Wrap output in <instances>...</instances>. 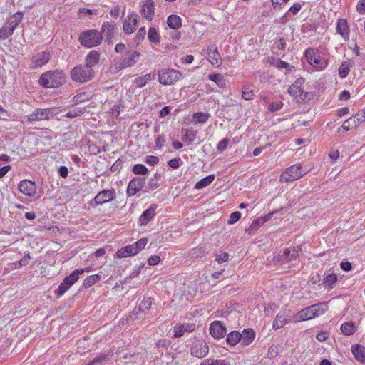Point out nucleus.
<instances>
[{
  "label": "nucleus",
  "instance_id": "nucleus-51",
  "mask_svg": "<svg viewBox=\"0 0 365 365\" xmlns=\"http://www.w3.org/2000/svg\"><path fill=\"white\" fill-rule=\"evenodd\" d=\"M13 34L9 28L4 24V26L0 29V39H6Z\"/></svg>",
  "mask_w": 365,
  "mask_h": 365
},
{
  "label": "nucleus",
  "instance_id": "nucleus-36",
  "mask_svg": "<svg viewBox=\"0 0 365 365\" xmlns=\"http://www.w3.org/2000/svg\"><path fill=\"white\" fill-rule=\"evenodd\" d=\"M214 180H215V175H210L201 179L200 181H198L195 184V188L197 190L202 189V188L208 186L210 184H211Z\"/></svg>",
  "mask_w": 365,
  "mask_h": 365
},
{
  "label": "nucleus",
  "instance_id": "nucleus-3",
  "mask_svg": "<svg viewBox=\"0 0 365 365\" xmlns=\"http://www.w3.org/2000/svg\"><path fill=\"white\" fill-rule=\"evenodd\" d=\"M94 71L93 68L86 65L75 66L71 71L72 80L81 83H86L93 78Z\"/></svg>",
  "mask_w": 365,
  "mask_h": 365
},
{
  "label": "nucleus",
  "instance_id": "nucleus-26",
  "mask_svg": "<svg viewBox=\"0 0 365 365\" xmlns=\"http://www.w3.org/2000/svg\"><path fill=\"white\" fill-rule=\"evenodd\" d=\"M288 322L287 320V315L285 311L280 312L277 314L274 320L273 321V329H278L279 328L283 327Z\"/></svg>",
  "mask_w": 365,
  "mask_h": 365
},
{
  "label": "nucleus",
  "instance_id": "nucleus-18",
  "mask_svg": "<svg viewBox=\"0 0 365 365\" xmlns=\"http://www.w3.org/2000/svg\"><path fill=\"white\" fill-rule=\"evenodd\" d=\"M51 58L49 52L42 51L38 53L32 58L31 67L36 68L46 64Z\"/></svg>",
  "mask_w": 365,
  "mask_h": 365
},
{
  "label": "nucleus",
  "instance_id": "nucleus-13",
  "mask_svg": "<svg viewBox=\"0 0 365 365\" xmlns=\"http://www.w3.org/2000/svg\"><path fill=\"white\" fill-rule=\"evenodd\" d=\"M18 187L21 192L29 197H34L36 193V183L29 180H24L21 181Z\"/></svg>",
  "mask_w": 365,
  "mask_h": 365
},
{
  "label": "nucleus",
  "instance_id": "nucleus-64",
  "mask_svg": "<svg viewBox=\"0 0 365 365\" xmlns=\"http://www.w3.org/2000/svg\"><path fill=\"white\" fill-rule=\"evenodd\" d=\"M341 268L346 272L350 271L352 269L351 264L349 262H341L340 264Z\"/></svg>",
  "mask_w": 365,
  "mask_h": 365
},
{
  "label": "nucleus",
  "instance_id": "nucleus-38",
  "mask_svg": "<svg viewBox=\"0 0 365 365\" xmlns=\"http://www.w3.org/2000/svg\"><path fill=\"white\" fill-rule=\"evenodd\" d=\"M240 333L237 331H231L227 336L226 341L231 346L236 345L240 341Z\"/></svg>",
  "mask_w": 365,
  "mask_h": 365
},
{
  "label": "nucleus",
  "instance_id": "nucleus-17",
  "mask_svg": "<svg viewBox=\"0 0 365 365\" xmlns=\"http://www.w3.org/2000/svg\"><path fill=\"white\" fill-rule=\"evenodd\" d=\"M138 18L139 16L135 13H132L127 16L123 28L126 34H131L135 31Z\"/></svg>",
  "mask_w": 365,
  "mask_h": 365
},
{
  "label": "nucleus",
  "instance_id": "nucleus-10",
  "mask_svg": "<svg viewBox=\"0 0 365 365\" xmlns=\"http://www.w3.org/2000/svg\"><path fill=\"white\" fill-rule=\"evenodd\" d=\"M207 58L215 66L219 67L222 64L221 56L215 43H210L206 51Z\"/></svg>",
  "mask_w": 365,
  "mask_h": 365
},
{
  "label": "nucleus",
  "instance_id": "nucleus-23",
  "mask_svg": "<svg viewBox=\"0 0 365 365\" xmlns=\"http://www.w3.org/2000/svg\"><path fill=\"white\" fill-rule=\"evenodd\" d=\"M314 314H313V309L312 308V305L309 307H307L304 309H302L301 311H299L297 314L295 316L294 321L295 322H300V321H304V320H309L311 319H313Z\"/></svg>",
  "mask_w": 365,
  "mask_h": 365
},
{
  "label": "nucleus",
  "instance_id": "nucleus-24",
  "mask_svg": "<svg viewBox=\"0 0 365 365\" xmlns=\"http://www.w3.org/2000/svg\"><path fill=\"white\" fill-rule=\"evenodd\" d=\"M240 335V341L244 346L250 344L255 337V333L252 329H244Z\"/></svg>",
  "mask_w": 365,
  "mask_h": 365
},
{
  "label": "nucleus",
  "instance_id": "nucleus-32",
  "mask_svg": "<svg viewBox=\"0 0 365 365\" xmlns=\"http://www.w3.org/2000/svg\"><path fill=\"white\" fill-rule=\"evenodd\" d=\"M168 26L173 29H178L182 26V19L178 15H170L167 19Z\"/></svg>",
  "mask_w": 365,
  "mask_h": 365
},
{
  "label": "nucleus",
  "instance_id": "nucleus-39",
  "mask_svg": "<svg viewBox=\"0 0 365 365\" xmlns=\"http://www.w3.org/2000/svg\"><path fill=\"white\" fill-rule=\"evenodd\" d=\"M151 79H152L151 74L148 73L143 76H139V77L136 78L134 81V84L138 88H142L144 86H145V84L148 82L150 81Z\"/></svg>",
  "mask_w": 365,
  "mask_h": 365
},
{
  "label": "nucleus",
  "instance_id": "nucleus-22",
  "mask_svg": "<svg viewBox=\"0 0 365 365\" xmlns=\"http://www.w3.org/2000/svg\"><path fill=\"white\" fill-rule=\"evenodd\" d=\"M195 329L194 324H184L179 326L174 327V336L180 337L185 332H191Z\"/></svg>",
  "mask_w": 365,
  "mask_h": 365
},
{
  "label": "nucleus",
  "instance_id": "nucleus-12",
  "mask_svg": "<svg viewBox=\"0 0 365 365\" xmlns=\"http://www.w3.org/2000/svg\"><path fill=\"white\" fill-rule=\"evenodd\" d=\"M145 183L144 178H135L130 181L127 187V195L129 197L135 195L138 192L141 190Z\"/></svg>",
  "mask_w": 365,
  "mask_h": 365
},
{
  "label": "nucleus",
  "instance_id": "nucleus-54",
  "mask_svg": "<svg viewBox=\"0 0 365 365\" xmlns=\"http://www.w3.org/2000/svg\"><path fill=\"white\" fill-rule=\"evenodd\" d=\"M201 365H226L223 360L207 359L202 362Z\"/></svg>",
  "mask_w": 365,
  "mask_h": 365
},
{
  "label": "nucleus",
  "instance_id": "nucleus-62",
  "mask_svg": "<svg viewBox=\"0 0 365 365\" xmlns=\"http://www.w3.org/2000/svg\"><path fill=\"white\" fill-rule=\"evenodd\" d=\"M180 158H173L168 161V165L170 168H172L173 169H176L180 165Z\"/></svg>",
  "mask_w": 365,
  "mask_h": 365
},
{
  "label": "nucleus",
  "instance_id": "nucleus-29",
  "mask_svg": "<svg viewBox=\"0 0 365 365\" xmlns=\"http://www.w3.org/2000/svg\"><path fill=\"white\" fill-rule=\"evenodd\" d=\"M115 28V23L114 22H106L102 25L101 34H103L108 39L113 38L114 35V29Z\"/></svg>",
  "mask_w": 365,
  "mask_h": 365
},
{
  "label": "nucleus",
  "instance_id": "nucleus-58",
  "mask_svg": "<svg viewBox=\"0 0 365 365\" xmlns=\"http://www.w3.org/2000/svg\"><path fill=\"white\" fill-rule=\"evenodd\" d=\"M228 257L229 255L227 252H221L216 255V261H217L219 263L225 262L227 261Z\"/></svg>",
  "mask_w": 365,
  "mask_h": 365
},
{
  "label": "nucleus",
  "instance_id": "nucleus-25",
  "mask_svg": "<svg viewBox=\"0 0 365 365\" xmlns=\"http://www.w3.org/2000/svg\"><path fill=\"white\" fill-rule=\"evenodd\" d=\"M99 61L100 53L97 51L93 50L90 51L86 57L85 65L92 68L93 66L98 63Z\"/></svg>",
  "mask_w": 365,
  "mask_h": 365
},
{
  "label": "nucleus",
  "instance_id": "nucleus-19",
  "mask_svg": "<svg viewBox=\"0 0 365 365\" xmlns=\"http://www.w3.org/2000/svg\"><path fill=\"white\" fill-rule=\"evenodd\" d=\"M140 56V53L136 51L127 53L121 62L120 68H125L133 66L138 61Z\"/></svg>",
  "mask_w": 365,
  "mask_h": 365
},
{
  "label": "nucleus",
  "instance_id": "nucleus-28",
  "mask_svg": "<svg viewBox=\"0 0 365 365\" xmlns=\"http://www.w3.org/2000/svg\"><path fill=\"white\" fill-rule=\"evenodd\" d=\"M352 353L355 359L360 363L365 364V347L357 344L352 347Z\"/></svg>",
  "mask_w": 365,
  "mask_h": 365
},
{
  "label": "nucleus",
  "instance_id": "nucleus-5",
  "mask_svg": "<svg viewBox=\"0 0 365 365\" xmlns=\"http://www.w3.org/2000/svg\"><path fill=\"white\" fill-rule=\"evenodd\" d=\"M308 172L307 169L303 168L300 164H295L287 168L281 174V181L287 182L301 178Z\"/></svg>",
  "mask_w": 365,
  "mask_h": 365
},
{
  "label": "nucleus",
  "instance_id": "nucleus-4",
  "mask_svg": "<svg viewBox=\"0 0 365 365\" xmlns=\"http://www.w3.org/2000/svg\"><path fill=\"white\" fill-rule=\"evenodd\" d=\"M102 34L97 30L83 31L79 36L80 43L85 47L91 48L98 46L102 41Z\"/></svg>",
  "mask_w": 365,
  "mask_h": 365
},
{
  "label": "nucleus",
  "instance_id": "nucleus-63",
  "mask_svg": "<svg viewBox=\"0 0 365 365\" xmlns=\"http://www.w3.org/2000/svg\"><path fill=\"white\" fill-rule=\"evenodd\" d=\"M356 9L361 14H365V0H360L357 4Z\"/></svg>",
  "mask_w": 365,
  "mask_h": 365
},
{
  "label": "nucleus",
  "instance_id": "nucleus-34",
  "mask_svg": "<svg viewBox=\"0 0 365 365\" xmlns=\"http://www.w3.org/2000/svg\"><path fill=\"white\" fill-rule=\"evenodd\" d=\"M314 317H317L327 310V302H321L312 305Z\"/></svg>",
  "mask_w": 365,
  "mask_h": 365
},
{
  "label": "nucleus",
  "instance_id": "nucleus-60",
  "mask_svg": "<svg viewBox=\"0 0 365 365\" xmlns=\"http://www.w3.org/2000/svg\"><path fill=\"white\" fill-rule=\"evenodd\" d=\"M146 34V30L145 27H141L136 35V41L139 43L140 41L143 40L145 38V36Z\"/></svg>",
  "mask_w": 365,
  "mask_h": 365
},
{
  "label": "nucleus",
  "instance_id": "nucleus-21",
  "mask_svg": "<svg viewBox=\"0 0 365 365\" xmlns=\"http://www.w3.org/2000/svg\"><path fill=\"white\" fill-rule=\"evenodd\" d=\"M23 19V13L22 12H16L14 15H12L6 22V25L14 33L15 29L17 26L21 22Z\"/></svg>",
  "mask_w": 365,
  "mask_h": 365
},
{
  "label": "nucleus",
  "instance_id": "nucleus-49",
  "mask_svg": "<svg viewBox=\"0 0 365 365\" xmlns=\"http://www.w3.org/2000/svg\"><path fill=\"white\" fill-rule=\"evenodd\" d=\"M70 287L71 286L68 285V283L63 280V282L61 283L57 289L55 291V294L58 297H61Z\"/></svg>",
  "mask_w": 365,
  "mask_h": 365
},
{
  "label": "nucleus",
  "instance_id": "nucleus-2",
  "mask_svg": "<svg viewBox=\"0 0 365 365\" xmlns=\"http://www.w3.org/2000/svg\"><path fill=\"white\" fill-rule=\"evenodd\" d=\"M305 57L309 63L314 68L324 69L327 66V60L325 55L318 49L309 48L305 51Z\"/></svg>",
  "mask_w": 365,
  "mask_h": 365
},
{
  "label": "nucleus",
  "instance_id": "nucleus-31",
  "mask_svg": "<svg viewBox=\"0 0 365 365\" xmlns=\"http://www.w3.org/2000/svg\"><path fill=\"white\" fill-rule=\"evenodd\" d=\"M148 243V239L147 238H141L134 244L131 245H128L130 248V251L132 252L133 255H135L138 254L140 251H141L145 246Z\"/></svg>",
  "mask_w": 365,
  "mask_h": 365
},
{
  "label": "nucleus",
  "instance_id": "nucleus-48",
  "mask_svg": "<svg viewBox=\"0 0 365 365\" xmlns=\"http://www.w3.org/2000/svg\"><path fill=\"white\" fill-rule=\"evenodd\" d=\"M350 71L349 63L346 62L343 63L339 68V74L341 78H346Z\"/></svg>",
  "mask_w": 365,
  "mask_h": 365
},
{
  "label": "nucleus",
  "instance_id": "nucleus-9",
  "mask_svg": "<svg viewBox=\"0 0 365 365\" xmlns=\"http://www.w3.org/2000/svg\"><path fill=\"white\" fill-rule=\"evenodd\" d=\"M301 251L300 247H294L292 248H286L284 250L282 254H279L274 257L275 262H280L282 263H287L292 260L296 259Z\"/></svg>",
  "mask_w": 365,
  "mask_h": 365
},
{
  "label": "nucleus",
  "instance_id": "nucleus-42",
  "mask_svg": "<svg viewBox=\"0 0 365 365\" xmlns=\"http://www.w3.org/2000/svg\"><path fill=\"white\" fill-rule=\"evenodd\" d=\"M210 116V114L205 113H196L193 114V120L195 123H205Z\"/></svg>",
  "mask_w": 365,
  "mask_h": 365
},
{
  "label": "nucleus",
  "instance_id": "nucleus-15",
  "mask_svg": "<svg viewBox=\"0 0 365 365\" xmlns=\"http://www.w3.org/2000/svg\"><path fill=\"white\" fill-rule=\"evenodd\" d=\"M227 330L225 326L220 321H215L211 323L210 327V334L216 338H223L226 334Z\"/></svg>",
  "mask_w": 365,
  "mask_h": 365
},
{
  "label": "nucleus",
  "instance_id": "nucleus-43",
  "mask_svg": "<svg viewBox=\"0 0 365 365\" xmlns=\"http://www.w3.org/2000/svg\"><path fill=\"white\" fill-rule=\"evenodd\" d=\"M196 131H193L192 130H185V134L182 136V140L183 141H187L191 143L196 139Z\"/></svg>",
  "mask_w": 365,
  "mask_h": 365
},
{
  "label": "nucleus",
  "instance_id": "nucleus-46",
  "mask_svg": "<svg viewBox=\"0 0 365 365\" xmlns=\"http://www.w3.org/2000/svg\"><path fill=\"white\" fill-rule=\"evenodd\" d=\"M84 112H85L84 108H75L73 110L68 112L65 115V116L67 118H72L74 117L81 116V115H83L84 113Z\"/></svg>",
  "mask_w": 365,
  "mask_h": 365
},
{
  "label": "nucleus",
  "instance_id": "nucleus-11",
  "mask_svg": "<svg viewBox=\"0 0 365 365\" xmlns=\"http://www.w3.org/2000/svg\"><path fill=\"white\" fill-rule=\"evenodd\" d=\"M209 352V347L205 341H195L191 348V355L197 358L205 357Z\"/></svg>",
  "mask_w": 365,
  "mask_h": 365
},
{
  "label": "nucleus",
  "instance_id": "nucleus-7",
  "mask_svg": "<svg viewBox=\"0 0 365 365\" xmlns=\"http://www.w3.org/2000/svg\"><path fill=\"white\" fill-rule=\"evenodd\" d=\"M182 77L180 71L174 69H162L158 71V81L163 85H172Z\"/></svg>",
  "mask_w": 365,
  "mask_h": 365
},
{
  "label": "nucleus",
  "instance_id": "nucleus-6",
  "mask_svg": "<svg viewBox=\"0 0 365 365\" xmlns=\"http://www.w3.org/2000/svg\"><path fill=\"white\" fill-rule=\"evenodd\" d=\"M59 112V108L55 107L46 109L37 108L28 116V120L29 121L49 120L50 118L56 116Z\"/></svg>",
  "mask_w": 365,
  "mask_h": 365
},
{
  "label": "nucleus",
  "instance_id": "nucleus-55",
  "mask_svg": "<svg viewBox=\"0 0 365 365\" xmlns=\"http://www.w3.org/2000/svg\"><path fill=\"white\" fill-rule=\"evenodd\" d=\"M240 217H241V213L240 212L235 211V212H232L230 216L228 223L230 225L235 223L237 221H238L240 220Z\"/></svg>",
  "mask_w": 365,
  "mask_h": 365
},
{
  "label": "nucleus",
  "instance_id": "nucleus-57",
  "mask_svg": "<svg viewBox=\"0 0 365 365\" xmlns=\"http://www.w3.org/2000/svg\"><path fill=\"white\" fill-rule=\"evenodd\" d=\"M159 161V159L157 156L154 155H148L145 158V162L150 165H155Z\"/></svg>",
  "mask_w": 365,
  "mask_h": 365
},
{
  "label": "nucleus",
  "instance_id": "nucleus-40",
  "mask_svg": "<svg viewBox=\"0 0 365 365\" xmlns=\"http://www.w3.org/2000/svg\"><path fill=\"white\" fill-rule=\"evenodd\" d=\"M209 79L215 82L220 88H224L226 86L224 77L220 73L209 75Z\"/></svg>",
  "mask_w": 365,
  "mask_h": 365
},
{
  "label": "nucleus",
  "instance_id": "nucleus-33",
  "mask_svg": "<svg viewBox=\"0 0 365 365\" xmlns=\"http://www.w3.org/2000/svg\"><path fill=\"white\" fill-rule=\"evenodd\" d=\"M84 272L83 269H77L74 270L69 276L64 279V281L68 283L71 287L79 279V276Z\"/></svg>",
  "mask_w": 365,
  "mask_h": 365
},
{
  "label": "nucleus",
  "instance_id": "nucleus-20",
  "mask_svg": "<svg viewBox=\"0 0 365 365\" xmlns=\"http://www.w3.org/2000/svg\"><path fill=\"white\" fill-rule=\"evenodd\" d=\"M156 207V205H152L149 208L143 212L139 218V223L140 225H147L154 217L155 215V211Z\"/></svg>",
  "mask_w": 365,
  "mask_h": 365
},
{
  "label": "nucleus",
  "instance_id": "nucleus-41",
  "mask_svg": "<svg viewBox=\"0 0 365 365\" xmlns=\"http://www.w3.org/2000/svg\"><path fill=\"white\" fill-rule=\"evenodd\" d=\"M100 279L101 276L99 274H93L88 276L84 279L83 286L86 288H88L93 285L94 284H96V282H98V281H100Z\"/></svg>",
  "mask_w": 365,
  "mask_h": 365
},
{
  "label": "nucleus",
  "instance_id": "nucleus-47",
  "mask_svg": "<svg viewBox=\"0 0 365 365\" xmlns=\"http://www.w3.org/2000/svg\"><path fill=\"white\" fill-rule=\"evenodd\" d=\"M116 256L118 258H124L128 256H133L132 255V252L130 251V248L128 246L123 247L120 248L117 252Z\"/></svg>",
  "mask_w": 365,
  "mask_h": 365
},
{
  "label": "nucleus",
  "instance_id": "nucleus-61",
  "mask_svg": "<svg viewBox=\"0 0 365 365\" xmlns=\"http://www.w3.org/2000/svg\"><path fill=\"white\" fill-rule=\"evenodd\" d=\"M160 261V257L158 255H152L148 258V262L150 265L154 266L158 264Z\"/></svg>",
  "mask_w": 365,
  "mask_h": 365
},
{
  "label": "nucleus",
  "instance_id": "nucleus-44",
  "mask_svg": "<svg viewBox=\"0 0 365 365\" xmlns=\"http://www.w3.org/2000/svg\"><path fill=\"white\" fill-rule=\"evenodd\" d=\"M337 276L334 274H330L324 279V284L328 287L329 290L333 288V284L336 282Z\"/></svg>",
  "mask_w": 365,
  "mask_h": 365
},
{
  "label": "nucleus",
  "instance_id": "nucleus-56",
  "mask_svg": "<svg viewBox=\"0 0 365 365\" xmlns=\"http://www.w3.org/2000/svg\"><path fill=\"white\" fill-rule=\"evenodd\" d=\"M229 143V139L227 138H223L222 140H220L217 145V150L220 152L224 151Z\"/></svg>",
  "mask_w": 365,
  "mask_h": 365
},
{
  "label": "nucleus",
  "instance_id": "nucleus-53",
  "mask_svg": "<svg viewBox=\"0 0 365 365\" xmlns=\"http://www.w3.org/2000/svg\"><path fill=\"white\" fill-rule=\"evenodd\" d=\"M282 106H283V103L281 101L272 102L269 105L268 109L270 112L274 113V112L279 110L282 108Z\"/></svg>",
  "mask_w": 365,
  "mask_h": 365
},
{
  "label": "nucleus",
  "instance_id": "nucleus-27",
  "mask_svg": "<svg viewBox=\"0 0 365 365\" xmlns=\"http://www.w3.org/2000/svg\"><path fill=\"white\" fill-rule=\"evenodd\" d=\"M336 31L344 39L349 38V26L346 20L339 19L336 24Z\"/></svg>",
  "mask_w": 365,
  "mask_h": 365
},
{
  "label": "nucleus",
  "instance_id": "nucleus-59",
  "mask_svg": "<svg viewBox=\"0 0 365 365\" xmlns=\"http://www.w3.org/2000/svg\"><path fill=\"white\" fill-rule=\"evenodd\" d=\"M88 96L86 93H81L74 96L73 100L76 103H82L87 99Z\"/></svg>",
  "mask_w": 365,
  "mask_h": 365
},
{
  "label": "nucleus",
  "instance_id": "nucleus-30",
  "mask_svg": "<svg viewBox=\"0 0 365 365\" xmlns=\"http://www.w3.org/2000/svg\"><path fill=\"white\" fill-rule=\"evenodd\" d=\"M356 326L353 322H344L341 325V331L346 336L353 335L356 331Z\"/></svg>",
  "mask_w": 365,
  "mask_h": 365
},
{
  "label": "nucleus",
  "instance_id": "nucleus-52",
  "mask_svg": "<svg viewBox=\"0 0 365 365\" xmlns=\"http://www.w3.org/2000/svg\"><path fill=\"white\" fill-rule=\"evenodd\" d=\"M242 97L247 101L252 100L254 97L253 91L244 87L242 93Z\"/></svg>",
  "mask_w": 365,
  "mask_h": 365
},
{
  "label": "nucleus",
  "instance_id": "nucleus-50",
  "mask_svg": "<svg viewBox=\"0 0 365 365\" xmlns=\"http://www.w3.org/2000/svg\"><path fill=\"white\" fill-rule=\"evenodd\" d=\"M133 172L136 175H145L148 173V168L143 164H137L133 166Z\"/></svg>",
  "mask_w": 365,
  "mask_h": 365
},
{
  "label": "nucleus",
  "instance_id": "nucleus-16",
  "mask_svg": "<svg viewBox=\"0 0 365 365\" xmlns=\"http://www.w3.org/2000/svg\"><path fill=\"white\" fill-rule=\"evenodd\" d=\"M155 3L153 0H145L142 3L140 14L148 21H151L154 17Z\"/></svg>",
  "mask_w": 365,
  "mask_h": 365
},
{
  "label": "nucleus",
  "instance_id": "nucleus-14",
  "mask_svg": "<svg viewBox=\"0 0 365 365\" xmlns=\"http://www.w3.org/2000/svg\"><path fill=\"white\" fill-rule=\"evenodd\" d=\"M115 197V191L114 189L103 190L99 192L94 197L96 205H102L108 202Z\"/></svg>",
  "mask_w": 365,
  "mask_h": 365
},
{
  "label": "nucleus",
  "instance_id": "nucleus-1",
  "mask_svg": "<svg viewBox=\"0 0 365 365\" xmlns=\"http://www.w3.org/2000/svg\"><path fill=\"white\" fill-rule=\"evenodd\" d=\"M65 81L63 71L54 70L43 73L39 78V83L44 88H51L60 86Z\"/></svg>",
  "mask_w": 365,
  "mask_h": 365
},
{
  "label": "nucleus",
  "instance_id": "nucleus-45",
  "mask_svg": "<svg viewBox=\"0 0 365 365\" xmlns=\"http://www.w3.org/2000/svg\"><path fill=\"white\" fill-rule=\"evenodd\" d=\"M148 37L149 40L154 43L159 42L160 36L155 28H150L148 33Z\"/></svg>",
  "mask_w": 365,
  "mask_h": 365
},
{
  "label": "nucleus",
  "instance_id": "nucleus-35",
  "mask_svg": "<svg viewBox=\"0 0 365 365\" xmlns=\"http://www.w3.org/2000/svg\"><path fill=\"white\" fill-rule=\"evenodd\" d=\"M349 121H351L352 128H356L361 123L365 121V113L360 112L349 118Z\"/></svg>",
  "mask_w": 365,
  "mask_h": 365
},
{
  "label": "nucleus",
  "instance_id": "nucleus-8",
  "mask_svg": "<svg viewBox=\"0 0 365 365\" xmlns=\"http://www.w3.org/2000/svg\"><path fill=\"white\" fill-rule=\"evenodd\" d=\"M304 83V79L299 78L290 86L288 91L293 97L299 98L302 101H305L309 99V93L303 90L302 86Z\"/></svg>",
  "mask_w": 365,
  "mask_h": 365
},
{
  "label": "nucleus",
  "instance_id": "nucleus-37",
  "mask_svg": "<svg viewBox=\"0 0 365 365\" xmlns=\"http://www.w3.org/2000/svg\"><path fill=\"white\" fill-rule=\"evenodd\" d=\"M153 302L154 299L151 297L144 298L138 307L139 311L143 313H147L153 304Z\"/></svg>",
  "mask_w": 365,
  "mask_h": 365
}]
</instances>
